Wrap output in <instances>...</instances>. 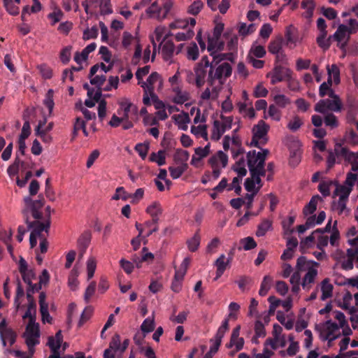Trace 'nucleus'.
Segmentation results:
<instances>
[{
	"label": "nucleus",
	"mask_w": 358,
	"mask_h": 358,
	"mask_svg": "<svg viewBox=\"0 0 358 358\" xmlns=\"http://www.w3.org/2000/svg\"><path fill=\"white\" fill-rule=\"evenodd\" d=\"M319 263L308 260L306 257L301 256L296 260V269L289 279L292 292L298 294L300 285L304 290H309L315 284L318 275Z\"/></svg>",
	"instance_id": "nucleus-1"
},
{
	"label": "nucleus",
	"mask_w": 358,
	"mask_h": 358,
	"mask_svg": "<svg viewBox=\"0 0 358 358\" xmlns=\"http://www.w3.org/2000/svg\"><path fill=\"white\" fill-rule=\"evenodd\" d=\"M331 224V220H329L324 228L317 229L315 230L310 235L306 237L301 241V244H303L305 246H308V247L310 246V245L312 244L313 243V241H315V239L316 238L317 234H324L326 232L330 231Z\"/></svg>",
	"instance_id": "nucleus-35"
},
{
	"label": "nucleus",
	"mask_w": 358,
	"mask_h": 358,
	"mask_svg": "<svg viewBox=\"0 0 358 358\" xmlns=\"http://www.w3.org/2000/svg\"><path fill=\"white\" fill-rule=\"evenodd\" d=\"M266 345H269L273 350H277L280 348H285L287 345L285 335L282 334V328L278 324L273 326L272 338L266 339Z\"/></svg>",
	"instance_id": "nucleus-16"
},
{
	"label": "nucleus",
	"mask_w": 358,
	"mask_h": 358,
	"mask_svg": "<svg viewBox=\"0 0 358 358\" xmlns=\"http://www.w3.org/2000/svg\"><path fill=\"white\" fill-rule=\"evenodd\" d=\"M99 27L101 29V40L102 42L108 43L112 47H115L116 43L115 41L109 39L108 29L103 22H99Z\"/></svg>",
	"instance_id": "nucleus-61"
},
{
	"label": "nucleus",
	"mask_w": 358,
	"mask_h": 358,
	"mask_svg": "<svg viewBox=\"0 0 358 358\" xmlns=\"http://www.w3.org/2000/svg\"><path fill=\"white\" fill-rule=\"evenodd\" d=\"M224 43L220 41V37L212 36L208 38V51L213 57V61L218 62L226 59V54L220 53L224 50Z\"/></svg>",
	"instance_id": "nucleus-17"
},
{
	"label": "nucleus",
	"mask_w": 358,
	"mask_h": 358,
	"mask_svg": "<svg viewBox=\"0 0 358 358\" xmlns=\"http://www.w3.org/2000/svg\"><path fill=\"white\" fill-rule=\"evenodd\" d=\"M301 7L305 10L303 16L306 19H310L315 7L314 0H303L301 3Z\"/></svg>",
	"instance_id": "nucleus-50"
},
{
	"label": "nucleus",
	"mask_w": 358,
	"mask_h": 358,
	"mask_svg": "<svg viewBox=\"0 0 358 358\" xmlns=\"http://www.w3.org/2000/svg\"><path fill=\"white\" fill-rule=\"evenodd\" d=\"M272 282L273 278L270 275H265L262 282L259 294L262 296L266 295L271 287Z\"/></svg>",
	"instance_id": "nucleus-60"
},
{
	"label": "nucleus",
	"mask_w": 358,
	"mask_h": 358,
	"mask_svg": "<svg viewBox=\"0 0 358 358\" xmlns=\"http://www.w3.org/2000/svg\"><path fill=\"white\" fill-rule=\"evenodd\" d=\"M191 133L196 138L208 141V134L206 124L192 125L190 129Z\"/></svg>",
	"instance_id": "nucleus-39"
},
{
	"label": "nucleus",
	"mask_w": 358,
	"mask_h": 358,
	"mask_svg": "<svg viewBox=\"0 0 358 358\" xmlns=\"http://www.w3.org/2000/svg\"><path fill=\"white\" fill-rule=\"evenodd\" d=\"M4 6L7 11L13 15H17L19 13V6L20 0H3Z\"/></svg>",
	"instance_id": "nucleus-54"
},
{
	"label": "nucleus",
	"mask_w": 358,
	"mask_h": 358,
	"mask_svg": "<svg viewBox=\"0 0 358 358\" xmlns=\"http://www.w3.org/2000/svg\"><path fill=\"white\" fill-rule=\"evenodd\" d=\"M230 262V258H227L224 254L220 255L214 264L216 267V275L215 280H217L223 275L225 270L229 266Z\"/></svg>",
	"instance_id": "nucleus-27"
},
{
	"label": "nucleus",
	"mask_w": 358,
	"mask_h": 358,
	"mask_svg": "<svg viewBox=\"0 0 358 358\" xmlns=\"http://www.w3.org/2000/svg\"><path fill=\"white\" fill-rule=\"evenodd\" d=\"M199 51L196 43H191L187 49V57L189 60L195 61L199 58Z\"/></svg>",
	"instance_id": "nucleus-64"
},
{
	"label": "nucleus",
	"mask_w": 358,
	"mask_h": 358,
	"mask_svg": "<svg viewBox=\"0 0 358 358\" xmlns=\"http://www.w3.org/2000/svg\"><path fill=\"white\" fill-rule=\"evenodd\" d=\"M25 343L28 347V350L31 353L35 352V346L40 343V331L39 325L36 322H29L26 327V330L23 334Z\"/></svg>",
	"instance_id": "nucleus-12"
},
{
	"label": "nucleus",
	"mask_w": 358,
	"mask_h": 358,
	"mask_svg": "<svg viewBox=\"0 0 358 358\" xmlns=\"http://www.w3.org/2000/svg\"><path fill=\"white\" fill-rule=\"evenodd\" d=\"M350 33L348 27L344 24L338 26L336 31L333 35V37L342 45L345 44L350 37Z\"/></svg>",
	"instance_id": "nucleus-38"
},
{
	"label": "nucleus",
	"mask_w": 358,
	"mask_h": 358,
	"mask_svg": "<svg viewBox=\"0 0 358 358\" xmlns=\"http://www.w3.org/2000/svg\"><path fill=\"white\" fill-rule=\"evenodd\" d=\"M276 318L286 329L291 330L293 329L294 326V320L286 316L282 312L278 311L277 313Z\"/></svg>",
	"instance_id": "nucleus-49"
},
{
	"label": "nucleus",
	"mask_w": 358,
	"mask_h": 358,
	"mask_svg": "<svg viewBox=\"0 0 358 358\" xmlns=\"http://www.w3.org/2000/svg\"><path fill=\"white\" fill-rule=\"evenodd\" d=\"M266 55V50L261 45L254 44L250 48L248 57L262 58Z\"/></svg>",
	"instance_id": "nucleus-59"
},
{
	"label": "nucleus",
	"mask_w": 358,
	"mask_h": 358,
	"mask_svg": "<svg viewBox=\"0 0 358 358\" xmlns=\"http://www.w3.org/2000/svg\"><path fill=\"white\" fill-rule=\"evenodd\" d=\"M222 145L224 151L229 150L231 145L237 148L236 150L232 148V157L237 159V160L238 159V155L243 153V148L239 146L240 140L235 134L231 137L228 135L225 136L223 138Z\"/></svg>",
	"instance_id": "nucleus-19"
},
{
	"label": "nucleus",
	"mask_w": 358,
	"mask_h": 358,
	"mask_svg": "<svg viewBox=\"0 0 358 358\" xmlns=\"http://www.w3.org/2000/svg\"><path fill=\"white\" fill-rule=\"evenodd\" d=\"M268 154L267 149H262L260 152L255 150L249 151L247 153V165L251 176L265 175V160Z\"/></svg>",
	"instance_id": "nucleus-3"
},
{
	"label": "nucleus",
	"mask_w": 358,
	"mask_h": 358,
	"mask_svg": "<svg viewBox=\"0 0 358 358\" xmlns=\"http://www.w3.org/2000/svg\"><path fill=\"white\" fill-rule=\"evenodd\" d=\"M194 35V27L180 30L178 32L173 34V36L177 41H186L191 39Z\"/></svg>",
	"instance_id": "nucleus-45"
},
{
	"label": "nucleus",
	"mask_w": 358,
	"mask_h": 358,
	"mask_svg": "<svg viewBox=\"0 0 358 358\" xmlns=\"http://www.w3.org/2000/svg\"><path fill=\"white\" fill-rule=\"evenodd\" d=\"M173 33L170 31H167L166 28L164 26H158L155 28L154 31V36H152V42L154 46V51L152 55V59H154L155 55L156 53V41L161 42L162 40L165 38L169 39V37L173 36Z\"/></svg>",
	"instance_id": "nucleus-25"
},
{
	"label": "nucleus",
	"mask_w": 358,
	"mask_h": 358,
	"mask_svg": "<svg viewBox=\"0 0 358 358\" xmlns=\"http://www.w3.org/2000/svg\"><path fill=\"white\" fill-rule=\"evenodd\" d=\"M195 24L196 20L194 18L176 19L169 24V28L171 30H184L187 28L194 27Z\"/></svg>",
	"instance_id": "nucleus-28"
},
{
	"label": "nucleus",
	"mask_w": 358,
	"mask_h": 358,
	"mask_svg": "<svg viewBox=\"0 0 358 358\" xmlns=\"http://www.w3.org/2000/svg\"><path fill=\"white\" fill-rule=\"evenodd\" d=\"M258 301L255 299H251L250 304L249 306L248 315L250 317H255L256 318L262 317L264 322L268 324L270 321V313L267 311H264L259 313L257 311Z\"/></svg>",
	"instance_id": "nucleus-26"
},
{
	"label": "nucleus",
	"mask_w": 358,
	"mask_h": 358,
	"mask_svg": "<svg viewBox=\"0 0 358 358\" xmlns=\"http://www.w3.org/2000/svg\"><path fill=\"white\" fill-rule=\"evenodd\" d=\"M272 229V222L268 219H264L258 225L256 231V236L258 237L264 236L267 231Z\"/></svg>",
	"instance_id": "nucleus-53"
},
{
	"label": "nucleus",
	"mask_w": 358,
	"mask_h": 358,
	"mask_svg": "<svg viewBox=\"0 0 358 358\" xmlns=\"http://www.w3.org/2000/svg\"><path fill=\"white\" fill-rule=\"evenodd\" d=\"M147 15L152 19L163 20L165 15L163 13L162 6L157 1L153 2L145 10Z\"/></svg>",
	"instance_id": "nucleus-33"
},
{
	"label": "nucleus",
	"mask_w": 358,
	"mask_h": 358,
	"mask_svg": "<svg viewBox=\"0 0 358 358\" xmlns=\"http://www.w3.org/2000/svg\"><path fill=\"white\" fill-rule=\"evenodd\" d=\"M0 338L3 346H6L7 343L12 345L16 340V334L7 326L5 319L0 322Z\"/></svg>",
	"instance_id": "nucleus-18"
},
{
	"label": "nucleus",
	"mask_w": 358,
	"mask_h": 358,
	"mask_svg": "<svg viewBox=\"0 0 358 358\" xmlns=\"http://www.w3.org/2000/svg\"><path fill=\"white\" fill-rule=\"evenodd\" d=\"M327 70L329 81H331L333 78L334 83L338 84L340 83V70L338 66L336 64L327 65Z\"/></svg>",
	"instance_id": "nucleus-48"
},
{
	"label": "nucleus",
	"mask_w": 358,
	"mask_h": 358,
	"mask_svg": "<svg viewBox=\"0 0 358 358\" xmlns=\"http://www.w3.org/2000/svg\"><path fill=\"white\" fill-rule=\"evenodd\" d=\"M80 273L79 268L75 265L73 269L71 271L68 279V285L71 290H76L78 287V276Z\"/></svg>",
	"instance_id": "nucleus-44"
},
{
	"label": "nucleus",
	"mask_w": 358,
	"mask_h": 358,
	"mask_svg": "<svg viewBox=\"0 0 358 358\" xmlns=\"http://www.w3.org/2000/svg\"><path fill=\"white\" fill-rule=\"evenodd\" d=\"M63 336L61 331H58L55 336L48 338V345L52 352H59L62 343Z\"/></svg>",
	"instance_id": "nucleus-41"
},
{
	"label": "nucleus",
	"mask_w": 358,
	"mask_h": 358,
	"mask_svg": "<svg viewBox=\"0 0 358 358\" xmlns=\"http://www.w3.org/2000/svg\"><path fill=\"white\" fill-rule=\"evenodd\" d=\"M317 248L318 249H324L328 245L329 242L332 246H336L338 245L339 240V232L335 229L331 234L330 238L327 236L324 235V234H317Z\"/></svg>",
	"instance_id": "nucleus-21"
},
{
	"label": "nucleus",
	"mask_w": 358,
	"mask_h": 358,
	"mask_svg": "<svg viewBox=\"0 0 358 358\" xmlns=\"http://www.w3.org/2000/svg\"><path fill=\"white\" fill-rule=\"evenodd\" d=\"M326 214L324 211H321L319 213L318 215H308L306 219V222L308 225L311 228L314 227L315 225L321 224L324 220H325Z\"/></svg>",
	"instance_id": "nucleus-51"
},
{
	"label": "nucleus",
	"mask_w": 358,
	"mask_h": 358,
	"mask_svg": "<svg viewBox=\"0 0 358 358\" xmlns=\"http://www.w3.org/2000/svg\"><path fill=\"white\" fill-rule=\"evenodd\" d=\"M201 236L198 232L195 233L194 236L187 240V248L190 252H195L198 250L200 245Z\"/></svg>",
	"instance_id": "nucleus-62"
},
{
	"label": "nucleus",
	"mask_w": 358,
	"mask_h": 358,
	"mask_svg": "<svg viewBox=\"0 0 358 358\" xmlns=\"http://www.w3.org/2000/svg\"><path fill=\"white\" fill-rule=\"evenodd\" d=\"M329 96L331 99H322L319 101L315 106L316 112L326 114L328 111L340 112L343 104L338 96L333 90L329 91Z\"/></svg>",
	"instance_id": "nucleus-8"
},
{
	"label": "nucleus",
	"mask_w": 358,
	"mask_h": 358,
	"mask_svg": "<svg viewBox=\"0 0 358 358\" xmlns=\"http://www.w3.org/2000/svg\"><path fill=\"white\" fill-rule=\"evenodd\" d=\"M22 213L29 230L34 229L38 225L46 226L49 220H42L41 209L44 206V199L33 200L30 196L23 199Z\"/></svg>",
	"instance_id": "nucleus-2"
},
{
	"label": "nucleus",
	"mask_w": 358,
	"mask_h": 358,
	"mask_svg": "<svg viewBox=\"0 0 358 358\" xmlns=\"http://www.w3.org/2000/svg\"><path fill=\"white\" fill-rule=\"evenodd\" d=\"M320 289L322 292L320 296L322 301H325L332 296L333 285L329 282L328 279H324L322 281Z\"/></svg>",
	"instance_id": "nucleus-42"
},
{
	"label": "nucleus",
	"mask_w": 358,
	"mask_h": 358,
	"mask_svg": "<svg viewBox=\"0 0 358 358\" xmlns=\"http://www.w3.org/2000/svg\"><path fill=\"white\" fill-rule=\"evenodd\" d=\"M218 96V91L216 87H213L210 90L209 87L206 88L200 95V103L208 101L210 99H216Z\"/></svg>",
	"instance_id": "nucleus-46"
},
{
	"label": "nucleus",
	"mask_w": 358,
	"mask_h": 358,
	"mask_svg": "<svg viewBox=\"0 0 358 358\" xmlns=\"http://www.w3.org/2000/svg\"><path fill=\"white\" fill-rule=\"evenodd\" d=\"M149 160L155 162L158 166H162L166 163V155L164 150H159L157 152H152L150 155Z\"/></svg>",
	"instance_id": "nucleus-58"
},
{
	"label": "nucleus",
	"mask_w": 358,
	"mask_h": 358,
	"mask_svg": "<svg viewBox=\"0 0 358 358\" xmlns=\"http://www.w3.org/2000/svg\"><path fill=\"white\" fill-rule=\"evenodd\" d=\"M50 228V222H46V226L38 225L34 229H32L29 236V243L31 248H34L39 241L40 251L41 253H45L48 251V242L47 236Z\"/></svg>",
	"instance_id": "nucleus-7"
},
{
	"label": "nucleus",
	"mask_w": 358,
	"mask_h": 358,
	"mask_svg": "<svg viewBox=\"0 0 358 358\" xmlns=\"http://www.w3.org/2000/svg\"><path fill=\"white\" fill-rule=\"evenodd\" d=\"M145 212L152 217L151 221L145 222V226H151L155 224V227L151 229L145 236H150L152 233L158 230V222L159 217L163 213V208L158 201H153L145 209Z\"/></svg>",
	"instance_id": "nucleus-15"
},
{
	"label": "nucleus",
	"mask_w": 358,
	"mask_h": 358,
	"mask_svg": "<svg viewBox=\"0 0 358 358\" xmlns=\"http://www.w3.org/2000/svg\"><path fill=\"white\" fill-rule=\"evenodd\" d=\"M233 117L221 115L220 120H215L213 124L210 138L218 141L224 133L232 127Z\"/></svg>",
	"instance_id": "nucleus-13"
},
{
	"label": "nucleus",
	"mask_w": 358,
	"mask_h": 358,
	"mask_svg": "<svg viewBox=\"0 0 358 358\" xmlns=\"http://www.w3.org/2000/svg\"><path fill=\"white\" fill-rule=\"evenodd\" d=\"M232 73L231 66L227 62L220 64L215 69L210 66L208 73V82L213 85L215 80H218L220 85H223L227 78L230 77Z\"/></svg>",
	"instance_id": "nucleus-9"
},
{
	"label": "nucleus",
	"mask_w": 358,
	"mask_h": 358,
	"mask_svg": "<svg viewBox=\"0 0 358 358\" xmlns=\"http://www.w3.org/2000/svg\"><path fill=\"white\" fill-rule=\"evenodd\" d=\"M159 50H160L164 60L171 63L175 52V45L173 41L166 38L162 40L159 43Z\"/></svg>",
	"instance_id": "nucleus-22"
},
{
	"label": "nucleus",
	"mask_w": 358,
	"mask_h": 358,
	"mask_svg": "<svg viewBox=\"0 0 358 358\" xmlns=\"http://www.w3.org/2000/svg\"><path fill=\"white\" fill-rule=\"evenodd\" d=\"M315 330L320 340L328 341L329 343L338 338L342 332L338 325L331 320L316 324Z\"/></svg>",
	"instance_id": "nucleus-6"
},
{
	"label": "nucleus",
	"mask_w": 358,
	"mask_h": 358,
	"mask_svg": "<svg viewBox=\"0 0 358 358\" xmlns=\"http://www.w3.org/2000/svg\"><path fill=\"white\" fill-rule=\"evenodd\" d=\"M269 126L263 120H260L252 127V138L250 145L255 146L259 148L265 145L268 141L267 134Z\"/></svg>",
	"instance_id": "nucleus-11"
},
{
	"label": "nucleus",
	"mask_w": 358,
	"mask_h": 358,
	"mask_svg": "<svg viewBox=\"0 0 358 358\" xmlns=\"http://www.w3.org/2000/svg\"><path fill=\"white\" fill-rule=\"evenodd\" d=\"M155 319L154 317H148L144 320L141 325V330L143 334H148L152 332L155 329Z\"/></svg>",
	"instance_id": "nucleus-56"
},
{
	"label": "nucleus",
	"mask_w": 358,
	"mask_h": 358,
	"mask_svg": "<svg viewBox=\"0 0 358 358\" xmlns=\"http://www.w3.org/2000/svg\"><path fill=\"white\" fill-rule=\"evenodd\" d=\"M320 199V197L314 196L312 197L309 203L305 206L303 213L306 217L313 215L317 209V201Z\"/></svg>",
	"instance_id": "nucleus-52"
},
{
	"label": "nucleus",
	"mask_w": 358,
	"mask_h": 358,
	"mask_svg": "<svg viewBox=\"0 0 358 358\" xmlns=\"http://www.w3.org/2000/svg\"><path fill=\"white\" fill-rule=\"evenodd\" d=\"M332 315L334 318L338 320V324H337L340 329H342V334L343 335L350 336L352 333V331L348 326L344 314L341 311L335 310L332 312Z\"/></svg>",
	"instance_id": "nucleus-30"
},
{
	"label": "nucleus",
	"mask_w": 358,
	"mask_h": 358,
	"mask_svg": "<svg viewBox=\"0 0 358 358\" xmlns=\"http://www.w3.org/2000/svg\"><path fill=\"white\" fill-rule=\"evenodd\" d=\"M233 169L237 173L238 176L234 178L232 182L229 185L227 190L231 191L234 189L237 194H240L241 192V187L240 184L243 177L246 176L248 172L246 169V163L243 157H241L236 162L233 166Z\"/></svg>",
	"instance_id": "nucleus-14"
},
{
	"label": "nucleus",
	"mask_w": 358,
	"mask_h": 358,
	"mask_svg": "<svg viewBox=\"0 0 358 358\" xmlns=\"http://www.w3.org/2000/svg\"><path fill=\"white\" fill-rule=\"evenodd\" d=\"M175 124L178 126V128L182 131H186L188 128V124L190 122V118L189 115L186 112H181L178 114L173 115L172 116Z\"/></svg>",
	"instance_id": "nucleus-31"
},
{
	"label": "nucleus",
	"mask_w": 358,
	"mask_h": 358,
	"mask_svg": "<svg viewBox=\"0 0 358 358\" xmlns=\"http://www.w3.org/2000/svg\"><path fill=\"white\" fill-rule=\"evenodd\" d=\"M171 101L176 104H185L190 101L191 96L188 91L182 89L180 85L171 88Z\"/></svg>",
	"instance_id": "nucleus-20"
},
{
	"label": "nucleus",
	"mask_w": 358,
	"mask_h": 358,
	"mask_svg": "<svg viewBox=\"0 0 358 358\" xmlns=\"http://www.w3.org/2000/svg\"><path fill=\"white\" fill-rule=\"evenodd\" d=\"M91 241V233L90 231H85L83 233L78 240V247L80 251V255H83Z\"/></svg>",
	"instance_id": "nucleus-40"
},
{
	"label": "nucleus",
	"mask_w": 358,
	"mask_h": 358,
	"mask_svg": "<svg viewBox=\"0 0 358 358\" xmlns=\"http://www.w3.org/2000/svg\"><path fill=\"white\" fill-rule=\"evenodd\" d=\"M210 153V145L208 144L204 147H199L195 148L194 154L191 159V164L197 166L201 160L208 155Z\"/></svg>",
	"instance_id": "nucleus-32"
},
{
	"label": "nucleus",
	"mask_w": 358,
	"mask_h": 358,
	"mask_svg": "<svg viewBox=\"0 0 358 358\" xmlns=\"http://www.w3.org/2000/svg\"><path fill=\"white\" fill-rule=\"evenodd\" d=\"M202 62H204V65H199L194 69L195 72V83L197 87H202L205 83V78L206 76V68L211 66V64L208 62L206 57L202 59Z\"/></svg>",
	"instance_id": "nucleus-24"
},
{
	"label": "nucleus",
	"mask_w": 358,
	"mask_h": 358,
	"mask_svg": "<svg viewBox=\"0 0 358 358\" xmlns=\"http://www.w3.org/2000/svg\"><path fill=\"white\" fill-rule=\"evenodd\" d=\"M348 199L339 198L338 201H334L332 203L333 210L337 212L338 214H347L348 213L346 208V202Z\"/></svg>",
	"instance_id": "nucleus-55"
},
{
	"label": "nucleus",
	"mask_w": 358,
	"mask_h": 358,
	"mask_svg": "<svg viewBox=\"0 0 358 358\" xmlns=\"http://www.w3.org/2000/svg\"><path fill=\"white\" fill-rule=\"evenodd\" d=\"M292 74L289 69L284 68L282 66H275L273 72L268 75L271 77V83L274 85L279 82L287 80Z\"/></svg>",
	"instance_id": "nucleus-23"
},
{
	"label": "nucleus",
	"mask_w": 358,
	"mask_h": 358,
	"mask_svg": "<svg viewBox=\"0 0 358 358\" xmlns=\"http://www.w3.org/2000/svg\"><path fill=\"white\" fill-rule=\"evenodd\" d=\"M357 253V250H355L354 248H350L347 250L346 255L343 260L341 261L342 268L345 270H350L353 268V260L355 255Z\"/></svg>",
	"instance_id": "nucleus-37"
},
{
	"label": "nucleus",
	"mask_w": 358,
	"mask_h": 358,
	"mask_svg": "<svg viewBox=\"0 0 358 358\" xmlns=\"http://www.w3.org/2000/svg\"><path fill=\"white\" fill-rule=\"evenodd\" d=\"M229 329V319L225 318L220 327L218 328L217 333L213 339L211 340L213 342L212 345L210 348V350L205 354L203 358H212L213 356L217 352L219 347L221 345L222 338L224 337L225 333ZM206 350V347L201 346L200 350H194L193 352L189 354V358H193L194 356V353L201 352L203 353Z\"/></svg>",
	"instance_id": "nucleus-5"
},
{
	"label": "nucleus",
	"mask_w": 358,
	"mask_h": 358,
	"mask_svg": "<svg viewBox=\"0 0 358 358\" xmlns=\"http://www.w3.org/2000/svg\"><path fill=\"white\" fill-rule=\"evenodd\" d=\"M208 164L212 169V178L216 180L220 177L222 169L228 164V155L219 150L209 158Z\"/></svg>",
	"instance_id": "nucleus-10"
},
{
	"label": "nucleus",
	"mask_w": 358,
	"mask_h": 358,
	"mask_svg": "<svg viewBox=\"0 0 358 358\" xmlns=\"http://www.w3.org/2000/svg\"><path fill=\"white\" fill-rule=\"evenodd\" d=\"M264 324L265 323L264 322L262 317L257 318L255 323V338H252L253 343H257L258 338L264 337L266 336Z\"/></svg>",
	"instance_id": "nucleus-43"
},
{
	"label": "nucleus",
	"mask_w": 358,
	"mask_h": 358,
	"mask_svg": "<svg viewBox=\"0 0 358 358\" xmlns=\"http://www.w3.org/2000/svg\"><path fill=\"white\" fill-rule=\"evenodd\" d=\"M237 108L238 112L244 117L252 119L255 117V111L251 102H238Z\"/></svg>",
	"instance_id": "nucleus-36"
},
{
	"label": "nucleus",
	"mask_w": 358,
	"mask_h": 358,
	"mask_svg": "<svg viewBox=\"0 0 358 358\" xmlns=\"http://www.w3.org/2000/svg\"><path fill=\"white\" fill-rule=\"evenodd\" d=\"M100 0H84L82 3L87 14L92 15L99 8Z\"/></svg>",
	"instance_id": "nucleus-57"
},
{
	"label": "nucleus",
	"mask_w": 358,
	"mask_h": 358,
	"mask_svg": "<svg viewBox=\"0 0 358 358\" xmlns=\"http://www.w3.org/2000/svg\"><path fill=\"white\" fill-rule=\"evenodd\" d=\"M163 80L160 75L157 72L152 73L145 81H141L139 85L144 91L143 102L145 105H150L151 100L157 98L154 91L156 88L162 89Z\"/></svg>",
	"instance_id": "nucleus-4"
},
{
	"label": "nucleus",
	"mask_w": 358,
	"mask_h": 358,
	"mask_svg": "<svg viewBox=\"0 0 358 358\" xmlns=\"http://www.w3.org/2000/svg\"><path fill=\"white\" fill-rule=\"evenodd\" d=\"M101 96V90L100 88L96 90L88 89L87 98L85 101V104L89 108L94 107L96 103L99 102Z\"/></svg>",
	"instance_id": "nucleus-34"
},
{
	"label": "nucleus",
	"mask_w": 358,
	"mask_h": 358,
	"mask_svg": "<svg viewBox=\"0 0 358 358\" xmlns=\"http://www.w3.org/2000/svg\"><path fill=\"white\" fill-rule=\"evenodd\" d=\"M46 123V118H44L43 120L39 121L36 128V135L41 137L42 140L46 143H49L52 141V136L49 134H48V132H45V131L41 130L42 127H44L45 124Z\"/></svg>",
	"instance_id": "nucleus-47"
},
{
	"label": "nucleus",
	"mask_w": 358,
	"mask_h": 358,
	"mask_svg": "<svg viewBox=\"0 0 358 358\" xmlns=\"http://www.w3.org/2000/svg\"><path fill=\"white\" fill-rule=\"evenodd\" d=\"M262 176H251V178H248L245 181V188L250 192V194H257L259 192L261 185Z\"/></svg>",
	"instance_id": "nucleus-29"
},
{
	"label": "nucleus",
	"mask_w": 358,
	"mask_h": 358,
	"mask_svg": "<svg viewBox=\"0 0 358 358\" xmlns=\"http://www.w3.org/2000/svg\"><path fill=\"white\" fill-rule=\"evenodd\" d=\"M86 267L87 280H89L93 278L96 268V260L95 257L91 256L87 259L86 262Z\"/></svg>",
	"instance_id": "nucleus-63"
}]
</instances>
